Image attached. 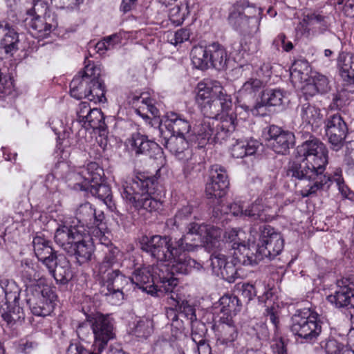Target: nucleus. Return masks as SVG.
I'll return each instance as SVG.
<instances>
[{
  "instance_id": "obj_22",
  "label": "nucleus",
  "mask_w": 354,
  "mask_h": 354,
  "mask_svg": "<svg viewBox=\"0 0 354 354\" xmlns=\"http://www.w3.org/2000/svg\"><path fill=\"white\" fill-rule=\"evenodd\" d=\"M225 248H232L234 250L233 256H236L238 261L244 265H252V259L248 256L249 248L243 243L240 242L237 231L232 229L225 232Z\"/></svg>"
},
{
  "instance_id": "obj_39",
  "label": "nucleus",
  "mask_w": 354,
  "mask_h": 354,
  "mask_svg": "<svg viewBox=\"0 0 354 354\" xmlns=\"http://www.w3.org/2000/svg\"><path fill=\"white\" fill-rule=\"evenodd\" d=\"M259 147V142L254 140H237L232 145L231 154L234 158H243L254 155Z\"/></svg>"
},
{
  "instance_id": "obj_37",
  "label": "nucleus",
  "mask_w": 354,
  "mask_h": 354,
  "mask_svg": "<svg viewBox=\"0 0 354 354\" xmlns=\"http://www.w3.org/2000/svg\"><path fill=\"white\" fill-rule=\"evenodd\" d=\"M88 192H90L92 196L103 201L111 212H115L118 215H120L113 200L112 192L109 185L102 184L101 182L93 183V185L90 186Z\"/></svg>"
},
{
  "instance_id": "obj_49",
  "label": "nucleus",
  "mask_w": 354,
  "mask_h": 354,
  "mask_svg": "<svg viewBox=\"0 0 354 354\" xmlns=\"http://www.w3.org/2000/svg\"><path fill=\"white\" fill-rule=\"evenodd\" d=\"M233 257L234 258L232 261H227L223 268H222L221 273L217 275L230 283L234 282L238 277L237 270L239 264L244 265L242 262L238 261L236 259V256Z\"/></svg>"
},
{
  "instance_id": "obj_6",
  "label": "nucleus",
  "mask_w": 354,
  "mask_h": 354,
  "mask_svg": "<svg viewBox=\"0 0 354 354\" xmlns=\"http://www.w3.org/2000/svg\"><path fill=\"white\" fill-rule=\"evenodd\" d=\"M322 324L317 313L304 308L297 310L292 316L290 328L302 342L313 344L322 333Z\"/></svg>"
},
{
  "instance_id": "obj_29",
  "label": "nucleus",
  "mask_w": 354,
  "mask_h": 354,
  "mask_svg": "<svg viewBox=\"0 0 354 354\" xmlns=\"http://www.w3.org/2000/svg\"><path fill=\"white\" fill-rule=\"evenodd\" d=\"M127 145L131 152H133L136 156L138 155H149L151 151L158 149V145L149 140L145 135L140 133H134L127 140Z\"/></svg>"
},
{
  "instance_id": "obj_53",
  "label": "nucleus",
  "mask_w": 354,
  "mask_h": 354,
  "mask_svg": "<svg viewBox=\"0 0 354 354\" xmlns=\"http://www.w3.org/2000/svg\"><path fill=\"white\" fill-rule=\"evenodd\" d=\"M173 301L174 305L178 310V313L184 314L190 320L196 319L195 310L187 301L182 299L178 295L174 297L173 295L169 298Z\"/></svg>"
},
{
  "instance_id": "obj_57",
  "label": "nucleus",
  "mask_w": 354,
  "mask_h": 354,
  "mask_svg": "<svg viewBox=\"0 0 354 354\" xmlns=\"http://www.w3.org/2000/svg\"><path fill=\"white\" fill-rule=\"evenodd\" d=\"M326 17L321 12L315 11L310 12L304 15V18L298 25L301 27L304 32L309 31V26L314 23L322 24L325 21Z\"/></svg>"
},
{
  "instance_id": "obj_15",
  "label": "nucleus",
  "mask_w": 354,
  "mask_h": 354,
  "mask_svg": "<svg viewBox=\"0 0 354 354\" xmlns=\"http://www.w3.org/2000/svg\"><path fill=\"white\" fill-rule=\"evenodd\" d=\"M264 86V82L259 78H248L238 91L237 101L240 106L246 111H251L254 113L253 104Z\"/></svg>"
},
{
  "instance_id": "obj_20",
  "label": "nucleus",
  "mask_w": 354,
  "mask_h": 354,
  "mask_svg": "<svg viewBox=\"0 0 354 354\" xmlns=\"http://www.w3.org/2000/svg\"><path fill=\"white\" fill-rule=\"evenodd\" d=\"M75 218L82 226L93 229L99 227L105 216L102 211H97L93 205L86 202L78 206L75 211Z\"/></svg>"
},
{
  "instance_id": "obj_24",
  "label": "nucleus",
  "mask_w": 354,
  "mask_h": 354,
  "mask_svg": "<svg viewBox=\"0 0 354 354\" xmlns=\"http://www.w3.org/2000/svg\"><path fill=\"white\" fill-rule=\"evenodd\" d=\"M239 330L232 317H221L217 329V343L231 347L237 339Z\"/></svg>"
},
{
  "instance_id": "obj_4",
  "label": "nucleus",
  "mask_w": 354,
  "mask_h": 354,
  "mask_svg": "<svg viewBox=\"0 0 354 354\" xmlns=\"http://www.w3.org/2000/svg\"><path fill=\"white\" fill-rule=\"evenodd\" d=\"M236 126V115L227 114L220 119L206 118L194 126V133L198 147H203L208 142H222L234 131Z\"/></svg>"
},
{
  "instance_id": "obj_38",
  "label": "nucleus",
  "mask_w": 354,
  "mask_h": 354,
  "mask_svg": "<svg viewBox=\"0 0 354 354\" xmlns=\"http://www.w3.org/2000/svg\"><path fill=\"white\" fill-rule=\"evenodd\" d=\"M19 288L13 281L8 279H0V301L15 303L19 297Z\"/></svg>"
},
{
  "instance_id": "obj_45",
  "label": "nucleus",
  "mask_w": 354,
  "mask_h": 354,
  "mask_svg": "<svg viewBox=\"0 0 354 354\" xmlns=\"http://www.w3.org/2000/svg\"><path fill=\"white\" fill-rule=\"evenodd\" d=\"M337 63L341 77L344 80L349 77L351 73L354 70V55L341 51L339 53Z\"/></svg>"
},
{
  "instance_id": "obj_52",
  "label": "nucleus",
  "mask_w": 354,
  "mask_h": 354,
  "mask_svg": "<svg viewBox=\"0 0 354 354\" xmlns=\"http://www.w3.org/2000/svg\"><path fill=\"white\" fill-rule=\"evenodd\" d=\"M153 324L149 318L140 319L133 329V334L138 337L147 338L153 333Z\"/></svg>"
},
{
  "instance_id": "obj_58",
  "label": "nucleus",
  "mask_w": 354,
  "mask_h": 354,
  "mask_svg": "<svg viewBox=\"0 0 354 354\" xmlns=\"http://www.w3.org/2000/svg\"><path fill=\"white\" fill-rule=\"evenodd\" d=\"M187 5H176L169 10V17L171 22L175 26H179L183 24L187 13Z\"/></svg>"
},
{
  "instance_id": "obj_13",
  "label": "nucleus",
  "mask_w": 354,
  "mask_h": 354,
  "mask_svg": "<svg viewBox=\"0 0 354 354\" xmlns=\"http://www.w3.org/2000/svg\"><path fill=\"white\" fill-rule=\"evenodd\" d=\"M209 178L205 187L206 195L209 198H221L226 194L230 185L226 169L220 165H212Z\"/></svg>"
},
{
  "instance_id": "obj_31",
  "label": "nucleus",
  "mask_w": 354,
  "mask_h": 354,
  "mask_svg": "<svg viewBox=\"0 0 354 354\" xmlns=\"http://www.w3.org/2000/svg\"><path fill=\"white\" fill-rule=\"evenodd\" d=\"M163 127L167 129L171 134L184 135L188 133L191 129L189 122L181 115L170 112L167 114L164 124L160 127V131L162 132Z\"/></svg>"
},
{
  "instance_id": "obj_27",
  "label": "nucleus",
  "mask_w": 354,
  "mask_h": 354,
  "mask_svg": "<svg viewBox=\"0 0 354 354\" xmlns=\"http://www.w3.org/2000/svg\"><path fill=\"white\" fill-rule=\"evenodd\" d=\"M53 173L57 178H66L68 181H74V183H71L70 185L75 189L85 192L89 189V185H87L86 187L82 186L83 184H85L86 176L82 175L81 169L80 171H69L68 164L65 162H60L55 165Z\"/></svg>"
},
{
  "instance_id": "obj_11",
  "label": "nucleus",
  "mask_w": 354,
  "mask_h": 354,
  "mask_svg": "<svg viewBox=\"0 0 354 354\" xmlns=\"http://www.w3.org/2000/svg\"><path fill=\"white\" fill-rule=\"evenodd\" d=\"M259 14V9L250 5L248 0H239L233 5L228 16V21L235 30L246 32L250 20L255 19Z\"/></svg>"
},
{
  "instance_id": "obj_46",
  "label": "nucleus",
  "mask_w": 354,
  "mask_h": 354,
  "mask_svg": "<svg viewBox=\"0 0 354 354\" xmlns=\"http://www.w3.org/2000/svg\"><path fill=\"white\" fill-rule=\"evenodd\" d=\"M94 103L106 102L105 86L101 80L89 84L86 97Z\"/></svg>"
},
{
  "instance_id": "obj_47",
  "label": "nucleus",
  "mask_w": 354,
  "mask_h": 354,
  "mask_svg": "<svg viewBox=\"0 0 354 354\" xmlns=\"http://www.w3.org/2000/svg\"><path fill=\"white\" fill-rule=\"evenodd\" d=\"M221 312L227 317L239 310V299L234 295H224L219 299Z\"/></svg>"
},
{
  "instance_id": "obj_2",
  "label": "nucleus",
  "mask_w": 354,
  "mask_h": 354,
  "mask_svg": "<svg viewBox=\"0 0 354 354\" xmlns=\"http://www.w3.org/2000/svg\"><path fill=\"white\" fill-rule=\"evenodd\" d=\"M156 184L157 180L153 176L140 174L122 183L121 196L126 203L138 212H158L162 209V202L151 196L156 192Z\"/></svg>"
},
{
  "instance_id": "obj_63",
  "label": "nucleus",
  "mask_w": 354,
  "mask_h": 354,
  "mask_svg": "<svg viewBox=\"0 0 354 354\" xmlns=\"http://www.w3.org/2000/svg\"><path fill=\"white\" fill-rule=\"evenodd\" d=\"M301 64L308 68L307 62H296L291 67L290 79L293 83L306 81L307 79V74H304V72H301V68H299Z\"/></svg>"
},
{
  "instance_id": "obj_36",
  "label": "nucleus",
  "mask_w": 354,
  "mask_h": 354,
  "mask_svg": "<svg viewBox=\"0 0 354 354\" xmlns=\"http://www.w3.org/2000/svg\"><path fill=\"white\" fill-rule=\"evenodd\" d=\"M207 53H209V66L218 71L226 68L228 55L222 45L214 42L207 46Z\"/></svg>"
},
{
  "instance_id": "obj_59",
  "label": "nucleus",
  "mask_w": 354,
  "mask_h": 354,
  "mask_svg": "<svg viewBox=\"0 0 354 354\" xmlns=\"http://www.w3.org/2000/svg\"><path fill=\"white\" fill-rule=\"evenodd\" d=\"M102 75V69L100 66L95 65L94 63H88L85 66L84 71L81 76L86 79H88L92 83L93 81L101 80L100 79Z\"/></svg>"
},
{
  "instance_id": "obj_33",
  "label": "nucleus",
  "mask_w": 354,
  "mask_h": 354,
  "mask_svg": "<svg viewBox=\"0 0 354 354\" xmlns=\"http://www.w3.org/2000/svg\"><path fill=\"white\" fill-rule=\"evenodd\" d=\"M287 100L286 93L280 88H268L262 92L261 101L254 104V111L263 106H279Z\"/></svg>"
},
{
  "instance_id": "obj_41",
  "label": "nucleus",
  "mask_w": 354,
  "mask_h": 354,
  "mask_svg": "<svg viewBox=\"0 0 354 354\" xmlns=\"http://www.w3.org/2000/svg\"><path fill=\"white\" fill-rule=\"evenodd\" d=\"M3 37L1 39L0 45L4 49L5 52L8 54H12L16 52L19 48V35L8 24L4 26Z\"/></svg>"
},
{
  "instance_id": "obj_62",
  "label": "nucleus",
  "mask_w": 354,
  "mask_h": 354,
  "mask_svg": "<svg viewBox=\"0 0 354 354\" xmlns=\"http://www.w3.org/2000/svg\"><path fill=\"white\" fill-rule=\"evenodd\" d=\"M344 162L347 174L354 176V142H349L346 145Z\"/></svg>"
},
{
  "instance_id": "obj_10",
  "label": "nucleus",
  "mask_w": 354,
  "mask_h": 354,
  "mask_svg": "<svg viewBox=\"0 0 354 354\" xmlns=\"http://www.w3.org/2000/svg\"><path fill=\"white\" fill-rule=\"evenodd\" d=\"M101 282L100 292L106 297V301L112 305L119 304L124 297L122 290L129 283L127 277L119 270H114L105 275Z\"/></svg>"
},
{
  "instance_id": "obj_26",
  "label": "nucleus",
  "mask_w": 354,
  "mask_h": 354,
  "mask_svg": "<svg viewBox=\"0 0 354 354\" xmlns=\"http://www.w3.org/2000/svg\"><path fill=\"white\" fill-rule=\"evenodd\" d=\"M34 252L38 260L46 268H52L53 261L57 259L50 241L41 236H36L32 241Z\"/></svg>"
},
{
  "instance_id": "obj_5",
  "label": "nucleus",
  "mask_w": 354,
  "mask_h": 354,
  "mask_svg": "<svg viewBox=\"0 0 354 354\" xmlns=\"http://www.w3.org/2000/svg\"><path fill=\"white\" fill-rule=\"evenodd\" d=\"M187 236H183L173 242L169 236H145L141 241V249L159 262H168L174 259V254H177L180 250L193 248L187 244Z\"/></svg>"
},
{
  "instance_id": "obj_50",
  "label": "nucleus",
  "mask_w": 354,
  "mask_h": 354,
  "mask_svg": "<svg viewBox=\"0 0 354 354\" xmlns=\"http://www.w3.org/2000/svg\"><path fill=\"white\" fill-rule=\"evenodd\" d=\"M83 125L86 128L104 129L105 126L104 117L100 109L93 108L88 117L83 122Z\"/></svg>"
},
{
  "instance_id": "obj_56",
  "label": "nucleus",
  "mask_w": 354,
  "mask_h": 354,
  "mask_svg": "<svg viewBox=\"0 0 354 354\" xmlns=\"http://www.w3.org/2000/svg\"><path fill=\"white\" fill-rule=\"evenodd\" d=\"M150 98L145 95H133L130 99V102L136 108V112L143 118H149L147 115V109L149 107Z\"/></svg>"
},
{
  "instance_id": "obj_32",
  "label": "nucleus",
  "mask_w": 354,
  "mask_h": 354,
  "mask_svg": "<svg viewBox=\"0 0 354 354\" xmlns=\"http://www.w3.org/2000/svg\"><path fill=\"white\" fill-rule=\"evenodd\" d=\"M122 252L118 248L113 247L107 248L102 262L98 266V273L101 280H104L105 275L110 274L115 266L120 264ZM115 270H118L117 268Z\"/></svg>"
},
{
  "instance_id": "obj_18",
  "label": "nucleus",
  "mask_w": 354,
  "mask_h": 354,
  "mask_svg": "<svg viewBox=\"0 0 354 354\" xmlns=\"http://www.w3.org/2000/svg\"><path fill=\"white\" fill-rule=\"evenodd\" d=\"M187 244L193 246V248L192 250H180L177 254H174V259L167 262L171 264L174 273L187 274L194 269L200 270L203 268L200 263L196 262L185 253L186 252L194 251L197 248L198 244L188 241Z\"/></svg>"
},
{
  "instance_id": "obj_12",
  "label": "nucleus",
  "mask_w": 354,
  "mask_h": 354,
  "mask_svg": "<svg viewBox=\"0 0 354 354\" xmlns=\"http://www.w3.org/2000/svg\"><path fill=\"white\" fill-rule=\"evenodd\" d=\"M325 132L331 149L339 151L344 145L348 127L344 118L339 113L330 115L325 120Z\"/></svg>"
},
{
  "instance_id": "obj_21",
  "label": "nucleus",
  "mask_w": 354,
  "mask_h": 354,
  "mask_svg": "<svg viewBox=\"0 0 354 354\" xmlns=\"http://www.w3.org/2000/svg\"><path fill=\"white\" fill-rule=\"evenodd\" d=\"M162 144L178 159L183 161L189 160L191 164H194L192 151L189 148L185 136L171 134L169 138H164Z\"/></svg>"
},
{
  "instance_id": "obj_44",
  "label": "nucleus",
  "mask_w": 354,
  "mask_h": 354,
  "mask_svg": "<svg viewBox=\"0 0 354 354\" xmlns=\"http://www.w3.org/2000/svg\"><path fill=\"white\" fill-rule=\"evenodd\" d=\"M90 83L91 82L88 79H86L80 75H76L70 84L71 95L78 100L85 98Z\"/></svg>"
},
{
  "instance_id": "obj_48",
  "label": "nucleus",
  "mask_w": 354,
  "mask_h": 354,
  "mask_svg": "<svg viewBox=\"0 0 354 354\" xmlns=\"http://www.w3.org/2000/svg\"><path fill=\"white\" fill-rule=\"evenodd\" d=\"M169 265L167 262H160L156 265L149 266L155 284L174 275V273L172 272L171 268H169Z\"/></svg>"
},
{
  "instance_id": "obj_64",
  "label": "nucleus",
  "mask_w": 354,
  "mask_h": 354,
  "mask_svg": "<svg viewBox=\"0 0 354 354\" xmlns=\"http://www.w3.org/2000/svg\"><path fill=\"white\" fill-rule=\"evenodd\" d=\"M190 30L187 28H181L174 33H171L168 37L170 43L174 46L182 44L189 39Z\"/></svg>"
},
{
  "instance_id": "obj_7",
  "label": "nucleus",
  "mask_w": 354,
  "mask_h": 354,
  "mask_svg": "<svg viewBox=\"0 0 354 354\" xmlns=\"http://www.w3.org/2000/svg\"><path fill=\"white\" fill-rule=\"evenodd\" d=\"M84 311V308L82 309ZM86 320L91 325L95 339L93 347L98 352H102L109 341L114 339L113 326L109 318L100 313H88L84 312Z\"/></svg>"
},
{
  "instance_id": "obj_40",
  "label": "nucleus",
  "mask_w": 354,
  "mask_h": 354,
  "mask_svg": "<svg viewBox=\"0 0 354 354\" xmlns=\"http://www.w3.org/2000/svg\"><path fill=\"white\" fill-rule=\"evenodd\" d=\"M267 211L262 199L258 198L244 210V216H248L253 221L268 222L272 220V216Z\"/></svg>"
},
{
  "instance_id": "obj_17",
  "label": "nucleus",
  "mask_w": 354,
  "mask_h": 354,
  "mask_svg": "<svg viewBox=\"0 0 354 354\" xmlns=\"http://www.w3.org/2000/svg\"><path fill=\"white\" fill-rule=\"evenodd\" d=\"M23 22L25 27L35 37H46L57 26V21L55 15L25 17Z\"/></svg>"
},
{
  "instance_id": "obj_19",
  "label": "nucleus",
  "mask_w": 354,
  "mask_h": 354,
  "mask_svg": "<svg viewBox=\"0 0 354 354\" xmlns=\"http://www.w3.org/2000/svg\"><path fill=\"white\" fill-rule=\"evenodd\" d=\"M189 233L191 235H198L206 248L213 249L219 246L223 231L221 228L211 225L193 223L189 227Z\"/></svg>"
},
{
  "instance_id": "obj_34",
  "label": "nucleus",
  "mask_w": 354,
  "mask_h": 354,
  "mask_svg": "<svg viewBox=\"0 0 354 354\" xmlns=\"http://www.w3.org/2000/svg\"><path fill=\"white\" fill-rule=\"evenodd\" d=\"M328 300L337 308L354 307V286H344L328 297Z\"/></svg>"
},
{
  "instance_id": "obj_51",
  "label": "nucleus",
  "mask_w": 354,
  "mask_h": 354,
  "mask_svg": "<svg viewBox=\"0 0 354 354\" xmlns=\"http://www.w3.org/2000/svg\"><path fill=\"white\" fill-rule=\"evenodd\" d=\"M178 283V279L175 278L174 275L169 277L168 279L155 284L157 293L153 294V295L159 297L162 293H165L170 294L169 297H171L172 295L176 297L178 294L176 293L175 290L177 288Z\"/></svg>"
},
{
  "instance_id": "obj_54",
  "label": "nucleus",
  "mask_w": 354,
  "mask_h": 354,
  "mask_svg": "<svg viewBox=\"0 0 354 354\" xmlns=\"http://www.w3.org/2000/svg\"><path fill=\"white\" fill-rule=\"evenodd\" d=\"M322 347L326 354H354V351L333 339L322 342Z\"/></svg>"
},
{
  "instance_id": "obj_23",
  "label": "nucleus",
  "mask_w": 354,
  "mask_h": 354,
  "mask_svg": "<svg viewBox=\"0 0 354 354\" xmlns=\"http://www.w3.org/2000/svg\"><path fill=\"white\" fill-rule=\"evenodd\" d=\"M94 250L92 239L88 235L82 234L78 241L71 247V251L67 253L73 255L79 265H82L91 261Z\"/></svg>"
},
{
  "instance_id": "obj_35",
  "label": "nucleus",
  "mask_w": 354,
  "mask_h": 354,
  "mask_svg": "<svg viewBox=\"0 0 354 354\" xmlns=\"http://www.w3.org/2000/svg\"><path fill=\"white\" fill-rule=\"evenodd\" d=\"M297 111L303 124L310 125L312 127H318L322 123L323 115L321 110L313 104L308 102L301 104Z\"/></svg>"
},
{
  "instance_id": "obj_9",
  "label": "nucleus",
  "mask_w": 354,
  "mask_h": 354,
  "mask_svg": "<svg viewBox=\"0 0 354 354\" xmlns=\"http://www.w3.org/2000/svg\"><path fill=\"white\" fill-rule=\"evenodd\" d=\"M260 230L261 236L257 252L261 258L274 259L283 250L284 240L281 234L270 225H265Z\"/></svg>"
},
{
  "instance_id": "obj_16",
  "label": "nucleus",
  "mask_w": 354,
  "mask_h": 354,
  "mask_svg": "<svg viewBox=\"0 0 354 354\" xmlns=\"http://www.w3.org/2000/svg\"><path fill=\"white\" fill-rule=\"evenodd\" d=\"M266 139L273 151L279 154H286L295 142L293 133L276 125L269 127Z\"/></svg>"
},
{
  "instance_id": "obj_28",
  "label": "nucleus",
  "mask_w": 354,
  "mask_h": 354,
  "mask_svg": "<svg viewBox=\"0 0 354 354\" xmlns=\"http://www.w3.org/2000/svg\"><path fill=\"white\" fill-rule=\"evenodd\" d=\"M82 233L73 226L62 225L55 233V241L66 252L71 251V247L78 241Z\"/></svg>"
},
{
  "instance_id": "obj_61",
  "label": "nucleus",
  "mask_w": 354,
  "mask_h": 354,
  "mask_svg": "<svg viewBox=\"0 0 354 354\" xmlns=\"http://www.w3.org/2000/svg\"><path fill=\"white\" fill-rule=\"evenodd\" d=\"M169 304L171 306L166 309V315L171 320V326L176 328L178 330L183 329V324L182 321L178 319V310L176 309L172 301L169 299Z\"/></svg>"
},
{
  "instance_id": "obj_42",
  "label": "nucleus",
  "mask_w": 354,
  "mask_h": 354,
  "mask_svg": "<svg viewBox=\"0 0 354 354\" xmlns=\"http://www.w3.org/2000/svg\"><path fill=\"white\" fill-rule=\"evenodd\" d=\"M82 175L86 176L85 184H83L84 187L87 185L91 186L93 183H97L102 180V174L103 169L99 166L97 162H91L86 167L81 168Z\"/></svg>"
},
{
  "instance_id": "obj_8",
  "label": "nucleus",
  "mask_w": 354,
  "mask_h": 354,
  "mask_svg": "<svg viewBox=\"0 0 354 354\" xmlns=\"http://www.w3.org/2000/svg\"><path fill=\"white\" fill-rule=\"evenodd\" d=\"M57 295L53 289L45 286L42 288L36 287L28 296L26 301L33 315L45 317L53 311Z\"/></svg>"
},
{
  "instance_id": "obj_14",
  "label": "nucleus",
  "mask_w": 354,
  "mask_h": 354,
  "mask_svg": "<svg viewBox=\"0 0 354 354\" xmlns=\"http://www.w3.org/2000/svg\"><path fill=\"white\" fill-rule=\"evenodd\" d=\"M192 219H199L197 207L190 203H187L178 207L174 217L168 218L166 221L165 225L167 228L172 230L182 231L187 230L186 236L189 238L190 234L189 233V227L192 224L197 223L196 222H192Z\"/></svg>"
},
{
  "instance_id": "obj_30",
  "label": "nucleus",
  "mask_w": 354,
  "mask_h": 354,
  "mask_svg": "<svg viewBox=\"0 0 354 354\" xmlns=\"http://www.w3.org/2000/svg\"><path fill=\"white\" fill-rule=\"evenodd\" d=\"M47 269L57 284L66 285L73 277L71 263L66 257L54 260L52 268Z\"/></svg>"
},
{
  "instance_id": "obj_43",
  "label": "nucleus",
  "mask_w": 354,
  "mask_h": 354,
  "mask_svg": "<svg viewBox=\"0 0 354 354\" xmlns=\"http://www.w3.org/2000/svg\"><path fill=\"white\" fill-rule=\"evenodd\" d=\"M192 64L196 68L205 70L209 66L207 46H194L190 53Z\"/></svg>"
},
{
  "instance_id": "obj_55",
  "label": "nucleus",
  "mask_w": 354,
  "mask_h": 354,
  "mask_svg": "<svg viewBox=\"0 0 354 354\" xmlns=\"http://www.w3.org/2000/svg\"><path fill=\"white\" fill-rule=\"evenodd\" d=\"M32 6L28 8L25 17H46V15H55L49 11L48 3L44 0H32Z\"/></svg>"
},
{
  "instance_id": "obj_1",
  "label": "nucleus",
  "mask_w": 354,
  "mask_h": 354,
  "mask_svg": "<svg viewBox=\"0 0 354 354\" xmlns=\"http://www.w3.org/2000/svg\"><path fill=\"white\" fill-rule=\"evenodd\" d=\"M296 151L297 161L289 169L288 175L308 180V184L300 191L303 198L315 196L318 192L328 189L332 182L337 185L344 181L339 167L335 168L330 175L325 174L328 149L315 136L310 135L297 146Z\"/></svg>"
},
{
  "instance_id": "obj_3",
  "label": "nucleus",
  "mask_w": 354,
  "mask_h": 354,
  "mask_svg": "<svg viewBox=\"0 0 354 354\" xmlns=\"http://www.w3.org/2000/svg\"><path fill=\"white\" fill-rule=\"evenodd\" d=\"M198 88L196 101L205 118L220 119V117L230 114L232 99L218 81L206 78L198 83Z\"/></svg>"
},
{
  "instance_id": "obj_60",
  "label": "nucleus",
  "mask_w": 354,
  "mask_h": 354,
  "mask_svg": "<svg viewBox=\"0 0 354 354\" xmlns=\"http://www.w3.org/2000/svg\"><path fill=\"white\" fill-rule=\"evenodd\" d=\"M212 272L217 276L221 273L222 268L227 262L225 254L222 253H213L209 258Z\"/></svg>"
},
{
  "instance_id": "obj_25",
  "label": "nucleus",
  "mask_w": 354,
  "mask_h": 354,
  "mask_svg": "<svg viewBox=\"0 0 354 354\" xmlns=\"http://www.w3.org/2000/svg\"><path fill=\"white\" fill-rule=\"evenodd\" d=\"M151 270L149 266L138 268L133 271L131 277L127 279L143 292L153 295L157 293V289Z\"/></svg>"
}]
</instances>
